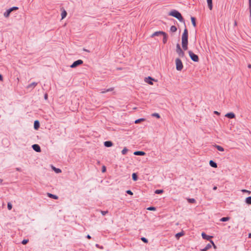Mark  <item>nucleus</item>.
Masks as SVG:
<instances>
[{"label":"nucleus","mask_w":251,"mask_h":251,"mask_svg":"<svg viewBox=\"0 0 251 251\" xmlns=\"http://www.w3.org/2000/svg\"><path fill=\"white\" fill-rule=\"evenodd\" d=\"M169 15L176 18L179 22L185 23V21L181 13L176 10H173L169 13Z\"/></svg>","instance_id":"f257e3e1"},{"label":"nucleus","mask_w":251,"mask_h":251,"mask_svg":"<svg viewBox=\"0 0 251 251\" xmlns=\"http://www.w3.org/2000/svg\"><path fill=\"white\" fill-rule=\"evenodd\" d=\"M175 62L176 70L179 71H181L183 68V65L181 60L179 58H177L176 59Z\"/></svg>","instance_id":"f03ea898"},{"label":"nucleus","mask_w":251,"mask_h":251,"mask_svg":"<svg viewBox=\"0 0 251 251\" xmlns=\"http://www.w3.org/2000/svg\"><path fill=\"white\" fill-rule=\"evenodd\" d=\"M19 9L18 7L16 6H13L12 7L10 8L9 9H7L4 13V16L5 18L9 17L10 13L15 10H17Z\"/></svg>","instance_id":"7ed1b4c3"},{"label":"nucleus","mask_w":251,"mask_h":251,"mask_svg":"<svg viewBox=\"0 0 251 251\" xmlns=\"http://www.w3.org/2000/svg\"><path fill=\"white\" fill-rule=\"evenodd\" d=\"M188 53L192 60L196 62L199 61V58L197 54H195L193 51L191 50L188 51Z\"/></svg>","instance_id":"20e7f679"},{"label":"nucleus","mask_w":251,"mask_h":251,"mask_svg":"<svg viewBox=\"0 0 251 251\" xmlns=\"http://www.w3.org/2000/svg\"><path fill=\"white\" fill-rule=\"evenodd\" d=\"M188 30L185 28L182 35V43H188Z\"/></svg>","instance_id":"39448f33"},{"label":"nucleus","mask_w":251,"mask_h":251,"mask_svg":"<svg viewBox=\"0 0 251 251\" xmlns=\"http://www.w3.org/2000/svg\"><path fill=\"white\" fill-rule=\"evenodd\" d=\"M83 61L81 59L77 60L73 62V63L70 66L72 68H75L76 67L82 64Z\"/></svg>","instance_id":"423d86ee"},{"label":"nucleus","mask_w":251,"mask_h":251,"mask_svg":"<svg viewBox=\"0 0 251 251\" xmlns=\"http://www.w3.org/2000/svg\"><path fill=\"white\" fill-rule=\"evenodd\" d=\"M176 51L179 56L183 57L184 56V52L181 49L179 44L176 45Z\"/></svg>","instance_id":"0eeeda50"},{"label":"nucleus","mask_w":251,"mask_h":251,"mask_svg":"<svg viewBox=\"0 0 251 251\" xmlns=\"http://www.w3.org/2000/svg\"><path fill=\"white\" fill-rule=\"evenodd\" d=\"M32 148L34 151L37 152H40L41 151L40 146L38 144H33L32 146Z\"/></svg>","instance_id":"6e6552de"},{"label":"nucleus","mask_w":251,"mask_h":251,"mask_svg":"<svg viewBox=\"0 0 251 251\" xmlns=\"http://www.w3.org/2000/svg\"><path fill=\"white\" fill-rule=\"evenodd\" d=\"M153 81H154V79L152 78L151 76H148L147 77H146L145 79V81L146 83H148V84L150 85L153 84Z\"/></svg>","instance_id":"1a4fd4ad"},{"label":"nucleus","mask_w":251,"mask_h":251,"mask_svg":"<svg viewBox=\"0 0 251 251\" xmlns=\"http://www.w3.org/2000/svg\"><path fill=\"white\" fill-rule=\"evenodd\" d=\"M201 236L203 239H205L208 241L210 240V239L212 237V236L208 235L204 232H202L201 233Z\"/></svg>","instance_id":"9d476101"},{"label":"nucleus","mask_w":251,"mask_h":251,"mask_svg":"<svg viewBox=\"0 0 251 251\" xmlns=\"http://www.w3.org/2000/svg\"><path fill=\"white\" fill-rule=\"evenodd\" d=\"M113 90H114V87H111L108 89H100V91L101 93H105L108 92H111V91H113Z\"/></svg>","instance_id":"9b49d317"},{"label":"nucleus","mask_w":251,"mask_h":251,"mask_svg":"<svg viewBox=\"0 0 251 251\" xmlns=\"http://www.w3.org/2000/svg\"><path fill=\"white\" fill-rule=\"evenodd\" d=\"M225 116L229 119H233L235 118V115L233 113L229 112L226 114Z\"/></svg>","instance_id":"f8f14e48"},{"label":"nucleus","mask_w":251,"mask_h":251,"mask_svg":"<svg viewBox=\"0 0 251 251\" xmlns=\"http://www.w3.org/2000/svg\"><path fill=\"white\" fill-rule=\"evenodd\" d=\"M113 145V144L111 141H106L104 142V145L106 147H111Z\"/></svg>","instance_id":"ddd939ff"},{"label":"nucleus","mask_w":251,"mask_h":251,"mask_svg":"<svg viewBox=\"0 0 251 251\" xmlns=\"http://www.w3.org/2000/svg\"><path fill=\"white\" fill-rule=\"evenodd\" d=\"M47 195L49 198L54 200H57L58 199V197L57 196L50 193H48Z\"/></svg>","instance_id":"4468645a"},{"label":"nucleus","mask_w":251,"mask_h":251,"mask_svg":"<svg viewBox=\"0 0 251 251\" xmlns=\"http://www.w3.org/2000/svg\"><path fill=\"white\" fill-rule=\"evenodd\" d=\"M163 34H164V31H156V32H154L152 34L151 37H154L155 36H159V35H162Z\"/></svg>","instance_id":"2eb2a0df"},{"label":"nucleus","mask_w":251,"mask_h":251,"mask_svg":"<svg viewBox=\"0 0 251 251\" xmlns=\"http://www.w3.org/2000/svg\"><path fill=\"white\" fill-rule=\"evenodd\" d=\"M40 127V123L38 120H36L34 123V128L35 129L37 130Z\"/></svg>","instance_id":"dca6fc26"},{"label":"nucleus","mask_w":251,"mask_h":251,"mask_svg":"<svg viewBox=\"0 0 251 251\" xmlns=\"http://www.w3.org/2000/svg\"><path fill=\"white\" fill-rule=\"evenodd\" d=\"M37 85V83L36 82H32L30 84H29V85H28L26 87V88L27 89H30V88H31V89H33L34 88L36 85Z\"/></svg>","instance_id":"f3484780"},{"label":"nucleus","mask_w":251,"mask_h":251,"mask_svg":"<svg viewBox=\"0 0 251 251\" xmlns=\"http://www.w3.org/2000/svg\"><path fill=\"white\" fill-rule=\"evenodd\" d=\"M146 153L143 151H136L134 152V154L135 155L143 156L145 155Z\"/></svg>","instance_id":"a211bd4d"},{"label":"nucleus","mask_w":251,"mask_h":251,"mask_svg":"<svg viewBox=\"0 0 251 251\" xmlns=\"http://www.w3.org/2000/svg\"><path fill=\"white\" fill-rule=\"evenodd\" d=\"M163 36V40H162V41H163V43L164 44H166L167 42V40H168V36H167V34H166V33H165L164 32V34H163L162 35Z\"/></svg>","instance_id":"6ab92c4d"},{"label":"nucleus","mask_w":251,"mask_h":251,"mask_svg":"<svg viewBox=\"0 0 251 251\" xmlns=\"http://www.w3.org/2000/svg\"><path fill=\"white\" fill-rule=\"evenodd\" d=\"M212 247V245L210 244H208L206 245L205 248L203 249H201V251H207L208 250L210 249Z\"/></svg>","instance_id":"aec40b11"},{"label":"nucleus","mask_w":251,"mask_h":251,"mask_svg":"<svg viewBox=\"0 0 251 251\" xmlns=\"http://www.w3.org/2000/svg\"><path fill=\"white\" fill-rule=\"evenodd\" d=\"M208 8L210 10H212L213 7L212 0H207Z\"/></svg>","instance_id":"412c9836"},{"label":"nucleus","mask_w":251,"mask_h":251,"mask_svg":"<svg viewBox=\"0 0 251 251\" xmlns=\"http://www.w3.org/2000/svg\"><path fill=\"white\" fill-rule=\"evenodd\" d=\"M209 165H210V166L213 168L217 167V163L213 161V160H210L209 161Z\"/></svg>","instance_id":"4be33fe9"},{"label":"nucleus","mask_w":251,"mask_h":251,"mask_svg":"<svg viewBox=\"0 0 251 251\" xmlns=\"http://www.w3.org/2000/svg\"><path fill=\"white\" fill-rule=\"evenodd\" d=\"M67 15V12L66 11V10L65 9H63L61 12V19H64L65 18H66Z\"/></svg>","instance_id":"5701e85b"},{"label":"nucleus","mask_w":251,"mask_h":251,"mask_svg":"<svg viewBox=\"0 0 251 251\" xmlns=\"http://www.w3.org/2000/svg\"><path fill=\"white\" fill-rule=\"evenodd\" d=\"M215 147L219 151H224V149L222 146H219L217 145H215Z\"/></svg>","instance_id":"b1692460"},{"label":"nucleus","mask_w":251,"mask_h":251,"mask_svg":"<svg viewBox=\"0 0 251 251\" xmlns=\"http://www.w3.org/2000/svg\"><path fill=\"white\" fill-rule=\"evenodd\" d=\"M245 202L248 204H251V196L247 197L246 199Z\"/></svg>","instance_id":"393cba45"},{"label":"nucleus","mask_w":251,"mask_h":251,"mask_svg":"<svg viewBox=\"0 0 251 251\" xmlns=\"http://www.w3.org/2000/svg\"><path fill=\"white\" fill-rule=\"evenodd\" d=\"M96 213H98V212H100L101 213V214L103 215V216H104L106 215V214H107L108 213V211H101V210H97L96 211Z\"/></svg>","instance_id":"a878e982"},{"label":"nucleus","mask_w":251,"mask_h":251,"mask_svg":"<svg viewBox=\"0 0 251 251\" xmlns=\"http://www.w3.org/2000/svg\"><path fill=\"white\" fill-rule=\"evenodd\" d=\"M191 22L192 23L194 27H196V19H195V18H194L193 17H191Z\"/></svg>","instance_id":"bb28decb"},{"label":"nucleus","mask_w":251,"mask_h":251,"mask_svg":"<svg viewBox=\"0 0 251 251\" xmlns=\"http://www.w3.org/2000/svg\"><path fill=\"white\" fill-rule=\"evenodd\" d=\"M177 30V28L175 25H172L170 27V31L172 32H175Z\"/></svg>","instance_id":"cd10ccee"},{"label":"nucleus","mask_w":251,"mask_h":251,"mask_svg":"<svg viewBox=\"0 0 251 251\" xmlns=\"http://www.w3.org/2000/svg\"><path fill=\"white\" fill-rule=\"evenodd\" d=\"M132 179L134 181H136L138 179V176L136 173H133L132 175Z\"/></svg>","instance_id":"c85d7f7f"},{"label":"nucleus","mask_w":251,"mask_h":251,"mask_svg":"<svg viewBox=\"0 0 251 251\" xmlns=\"http://www.w3.org/2000/svg\"><path fill=\"white\" fill-rule=\"evenodd\" d=\"M229 220V217H224L220 219V221L221 222H226L228 221Z\"/></svg>","instance_id":"c756f323"},{"label":"nucleus","mask_w":251,"mask_h":251,"mask_svg":"<svg viewBox=\"0 0 251 251\" xmlns=\"http://www.w3.org/2000/svg\"><path fill=\"white\" fill-rule=\"evenodd\" d=\"M184 235L183 232H180L176 234V238H179L180 237Z\"/></svg>","instance_id":"7c9ffc66"},{"label":"nucleus","mask_w":251,"mask_h":251,"mask_svg":"<svg viewBox=\"0 0 251 251\" xmlns=\"http://www.w3.org/2000/svg\"><path fill=\"white\" fill-rule=\"evenodd\" d=\"M187 45L188 43H182V48L184 50H186L187 49Z\"/></svg>","instance_id":"2f4dec72"},{"label":"nucleus","mask_w":251,"mask_h":251,"mask_svg":"<svg viewBox=\"0 0 251 251\" xmlns=\"http://www.w3.org/2000/svg\"><path fill=\"white\" fill-rule=\"evenodd\" d=\"M145 119L144 118H140L135 121V124H139L142 121H144Z\"/></svg>","instance_id":"473e14b6"},{"label":"nucleus","mask_w":251,"mask_h":251,"mask_svg":"<svg viewBox=\"0 0 251 251\" xmlns=\"http://www.w3.org/2000/svg\"><path fill=\"white\" fill-rule=\"evenodd\" d=\"M52 169L56 173H60L61 172V170L59 168H56L54 167H52Z\"/></svg>","instance_id":"72a5a7b5"},{"label":"nucleus","mask_w":251,"mask_h":251,"mask_svg":"<svg viewBox=\"0 0 251 251\" xmlns=\"http://www.w3.org/2000/svg\"><path fill=\"white\" fill-rule=\"evenodd\" d=\"M163 192V190L162 189H157L155 191V193L156 194H160Z\"/></svg>","instance_id":"f704fd0d"},{"label":"nucleus","mask_w":251,"mask_h":251,"mask_svg":"<svg viewBox=\"0 0 251 251\" xmlns=\"http://www.w3.org/2000/svg\"><path fill=\"white\" fill-rule=\"evenodd\" d=\"M187 201H188L189 203H194V202H196V200H195L194 199H193V198H191V199L189 198V199H187Z\"/></svg>","instance_id":"c9c22d12"},{"label":"nucleus","mask_w":251,"mask_h":251,"mask_svg":"<svg viewBox=\"0 0 251 251\" xmlns=\"http://www.w3.org/2000/svg\"><path fill=\"white\" fill-rule=\"evenodd\" d=\"M151 116L152 117H156L158 119L160 118V115L158 113H154L152 114Z\"/></svg>","instance_id":"e433bc0d"},{"label":"nucleus","mask_w":251,"mask_h":251,"mask_svg":"<svg viewBox=\"0 0 251 251\" xmlns=\"http://www.w3.org/2000/svg\"><path fill=\"white\" fill-rule=\"evenodd\" d=\"M128 150L126 149V148H124L123 150L121 152L123 155H125L126 153Z\"/></svg>","instance_id":"4c0bfd02"},{"label":"nucleus","mask_w":251,"mask_h":251,"mask_svg":"<svg viewBox=\"0 0 251 251\" xmlns=\"http://www.w3.org/2000/svg\"><path fill=\"white\" fill-rule=\"evenodd\" d=\"M7 208L9 210H10L12 208V204L11 202H9L7 203Z\"/></svg>","instance_id":"58836bf2"},{"label":"nucleus","mask_w":251,"mask_h":251,"mask_svg":"<svg viewBox=\"0 0 251 251\" xmlns=\"http://www.w3.org/2000/svg\"><path fill=\"white\" fill-rule=\"evenodd\" d=\"M147 209L150 211H155L156 210V208L153 206H150L148 207Z\"/></svg>","instance_id":"ea45409f"},{"label":"nucleus","mask_w":251,"mask_h":251,"mask_svg":"<svg viewBox=\"0 0 251 251\" xmlns=\"http://www.w3.org/2000/svg\"><path fill=\"white\" fill-rule=\"evenodd\" d=\"M28 242H29L28 239H24L22 241V244L23 245H26V244H27L28 243Z\"/></svg>","instance_id":"a19ab883"},{"label":"nucleus","mask_w":251,"mask_h":251,"mask_svg":"<svg viewBox=\"0 0 251 251\" xmlns=\"http://www.w3.org/2000/svg\"><path fill=\"white\" fill-rule=\"evenodd\" d=\"M141 240L143 242H144L145 243H147L148 242V239H147L146 238H145V237H142V238H141Z\"/></svg>","instance_id":"79ce46f5"},{"label":"nucleus","mask_w":251,"mask_h":251,"mask_svg":"<svg viewBox=\"0 0 251 251\" xmlns=\"http://www.w3.org/2000/svg\"><path fill=\"white\" fill-rule=\"evenodd\" d=\"M242 192H243V193H248V194H251V192L250 191L245 190V189H243L242 190Z\"/></svg>","instance_id":"37998d69"},{"label":"nucleus","mask_w":251,"mask_h":251,"mask_svg":"<svg viewBox=\"0 0 251 251\" xmlns=\"http://www.w3.org/2000/svg\"><path fill=\"white\" fill-rule=\"evenodd\" d=\"M106 170V167L104 165H103L102 167L101 172L102 173H104V172H105Z\"/></svg>","instance_id":"c03bdc74"},{"label":"nucleus","mask_w":251,"mask_h":251,"mask_svg":"<svg viewBox=\"0 0 251 251\" xmlns=\"http://www.w3.org/2000/svg\"><path fill=\"white\" fill-rule=\"evenodd\" d=\"M126 193L127 194L130 195H132L133 194V193H132V192L131 190H127V191H126Z\"/></svg>","instance_id":"a18cd8bd"},{"label":"nucleus","mask_w":251,"mask_h":251,"mask_svg":"<svg viewBox=\"0 0 251 251\" xmlns=\"http://www.w3.org/2000/svg\"><path fill=\"white\" fill-rule=\"evenodd\" d=\"M249 11H250V19L251 20V7H249Z\"/></svg>","instance_id":"49530a36"},{"label":"nucleus","mask_w":251,"mask_h":251,"mask_svg":"<svg viewBox=\"0 0 251 251\" xmlns=\"http://www.w3.org/2000/svg\"><path fill=\"white\" fill-rule=\"evenodd\" d=\"M16 170L17 171H19V172H21L22 171V169L21 168H16Z\"/></svg>","instance_id":"de8ad7c7"},{"label":"nucleus","mask_w":251,"mask_h":251,"mask_svg":"<svg viewBox=\"0 0 251 251\" xmlns=\"http://www.w3.org/2000/svg\"><path fill=\"white\" fill-rule=\"evenodd\" d=\"M214 113L215 114L217 115H219L220 114V113L219 112L217 111H214Z\"/></svg>","instance_id":"09e8293b"},{"label":"nucleus","mask_w":251,"mask_h":251,"mask_svg":"<svg viewBox=\"0 0 251 251\" xmlns=\"http://www.w3.org/2000/svg\"><path fill=\"white\" fill-rule=\"evenodd\" d=\"M48 94H45V95H44V99L45 100H47L48 99Z\"/></svg>","instance_id":"8fccbe9b"},{"label":"nucleus","mask_w":251,"mask_h":251,"mask_svg":"<svg viewBox=\"0 0 251 251\" xmlns=\"http://www.w3.org/2000/svg\"><path fill=\"white\" fill-rule=\"evenodd\" d=\"M209 241H210V243H211L210 244H211L212 246V245H214V242H213L212 240H211V239H210V240H209Z\"/></svg>","instance_id":"3c124183"},{"label":"nucleus","mask_w":251,"mask_h":251,"mask_svg":"<svg viewBox=\"0 0 251 251\" xmlns=\"http://www.w3.org/2000/svg\"><path fill=\"white\" fill-rule=\"evenodd\" d=\"M0 81H2L3 80V76L1 74H0Z\"/></svg>","instance_id":"603ef678"},{"label":"nucleus","mask_w":251,"mask_h":251,"mask_svg":"<svg viewBox=\"0 0 251 251\" xmlns=\"http://www.w3.org/2000/svg\"><path fill=\"white\" fill-rule=\"evenodd\" d=\"M249 7H251V0H249Z\"/></svg>","instance_id":"864d4df0"},{"label":"nucleus","mask_w":251,"mask_h":251,"mask_svg":"<svg viewBox=\"0 0 251 251\" xmlns=\"http://www.w3.org/2000/svg\"><path fill=\"white\" fill-rule=\"evenodd\" d=\"M87 238L90 239L91 238V237L90 236V235H87V236H86Z\"/></svg>","instance_id":"5fc2aeb1"},{"label":"nucleus","mask_w":251,"mask_h":251,"mask_svg":"<svg viewBox=\"0 0 251 251\" xmlns=\"http://www.w3.org/2000/svg\"><path fill=\"white\" fill-rule=\"evenodd\" d=\"M213 189L214 190H216L217 189V187L216 186H214Z\"/></svg>","instance_id":"6e6d98bb"},{"label":"nucleus","mask_w":251,"mask_h":251,"mask_svg":"<svg viewBox=\"0 0 251 251\" xmlns=\"http://www.w3.org/2000/svg\"><path fill=\"white\" fill-rule=\"evenodd\" d=\"M212 246L213 247V248H214V249H216V248H217V247H216V246L215 245V244H214V245H212Z\"/></svg>","instance_id":"4d7b16f0"},{"label":"nucleus","mask_w":251,"mask_h":251,"mask_svg":"<svg viewBox=\"0 0 251 251\" xmlns=\"http://www.w3.org/2000/svg\"><path fill=\"white\" fill-rule=\"evenodd\" d=\"M83 50L86 51H88V52H90L89 50H86L85 49H83Z\"/></svg>","instance_id":"13d9d810"},{"label":"nucleus","mask_w":251,"mask_h":251,"mask_svg":"<svg viewBox=\"0 0 251 251\" xmlns=\"http://www.w3.org/2000/svg\"><path fill=\"white\" fill-rule=\"evenodd\" d=\"M249 238H251V233L249 234Z\"/></svg>","instance_id":"bf43d9fd"},{"label":"nucleus","mask_w":251,"mask_h":251,"mask_svg":"<svg viewBox=\"0 0 251 251\" xmlns=\"http://www.w3.org/2000/svg\"><path fill=\"white\" fill-rule=\"evenodd\" d=\"M248 68L251 69V64L248 65Z\"/></svg>","instance_id":"052dcab7"},{"label":"nucleus","mask_w":251,"mask_h":251,"mask_svg":"<svg viewBox=\"0 0 251 251\" xmlns=\"http://www.w3.org/2000/svg\"><path fill=\"white\" fill-rule=\"evenodd\" d=\"M95 246H96L97 247H99V248H100V246L98 244H96Z\"/></svg>","instance_id":"680f3d73"},{"label":"nucleus","mask_w":251,"mask_h":251,"mask_svg":"<svg viewBox=\"0 0 251 251\" xmlns=\"http://www.w3.org/2000/svg\"><path fill=\"white\" fill-rule=\"evenodd\" d=\"M2 182V179L0 178V183H1Z\"/></svg>","instance_id":"e2e57ef3"}]
</instances>
